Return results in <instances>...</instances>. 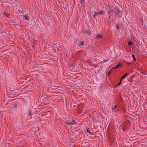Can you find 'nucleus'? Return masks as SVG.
<instances>
[{
	"instance_id": "nucleus-1",
	"label": "nucleus",
	"mask_w": 147,
	"mask_h": 147,
	"mask_svg": "<svg viewBox=\"0 0 147 147\" xmlns=\"http://www.w3.org/2000/svg\"><path fill=\"white\" fill-rule=\"evenodd\" d=\"M75 121L74 120H72L71 121H67L65 122V123L68 125H71L75 124Z\"/></svg>"
},
{
	"instance_id": "nucleus-2",
	"label": "nucleus",
	"mask_w": 147,
	"mask_h": 147,
	"mask_svg": "<svg viewBox=\"0 0 147 147\" xmlns=\"http://www.w3.org/2000/svg\"><path fill=\"white\" fill-rule=\"evenodd\" d=\"M102 36L100 34H97L96 36L95 37L96 39L101 38H102Z\"/></svg>"
},
{
	"instance_id": "nucleus-3",
	"label": "nucleus",
	"mask_w": 147,
	"mask_h": 147,
	"mask_svg": "<svg viewBox=\"0 0 147 147\" xmlns=\"http://www.w3.org/2000/svg\"><path fill=\"white\" fill-rule=\"evenodd\" d=\"M77 44L79 47H80L81 46L83 45V42L82 41H78L77 42Z\"/></svg>"
},
{
	"instance_id": "nucleus-4",
	"label": "nucleus",
	"mask_w": 147,
	"mask_h": 147,
	"mask_svg": "<svg viewBox=\"0 0 147 147\" xmlns=\"http://www.w3.org/2000/svg\"><path fill=\"white\" fill-rule=\"evenodd\" d=\"M128 75L127 74H125L124 75H123L121 79V80H122L123 79L125 78Z\"/></svg>"
},
{
	"instance_id": "nucleus-5",
	"label": "nucleus",
	"mask_w": 147,
	"mask_h": 147,
	"mask_svg": "<svg viewBox=\"0 0 147 147\" xmlns=\"http://www.w3.org/2000/svg\"><path fill=\"white\" fill-rule=\"evenodd\" d=\"M3 15H5V16H7L8 18H9V15L6 14L5 12H3Z\"/></svg>"
},
{
	"instance_id": "nucleus-6",
	"label": "nucleus",
	"mask_w": 147,
	"mask_h": 147,
	"mask_svg": "<svg viewBox=\"0 0 147 147\" xmlns=\"http://www.w3.org/2000/svg\"><path fill=\"white\" fill-rule=\"evenodd\" d=\"M24 19L26 20H29V18L27 16H24Z\"/></svg>"
},
{
	"instance_id": "nucleus-7",
	"label": "nucleus",
	"mask_w": 147,
	"mask_h": 147,
	"mask_svg": "<svg viewBox=\"0 0 147 147\" xmlns=\"http://www.w3.org/2000/svg\"><path fill=\"white\" fill-rule=\"evenodd\" d=\"M97 15H98L97 12H95L93 14V16L94 17H95Z\"/></svg>"
},
{
	"instance_id": "nucleus-8",
	"label": "nucleus",
	"mask_w": 147,
	"mask_h": 147,
	"mask_svg": "<svg viewBox=\"0 0 147 147\" xmlns=\"http://www.w3.org/2000/svg\"><path fill=\"white\" fill-rule=\"evenodd\" d=\"M120 66H121L119 64H118L116 66L114 67L112 69H116V68H117V67H118Z\"/></svg>"
},
{
	"instance_id": "nucleus-9",
	"label": "nucleus",
	"mask_w": 147,
	"mask_h": 147,
	"mask_svg": "<svg viewBox=\"0 0 147 147\" xmlns=\"http://www.w3.org/2000/svg\"><path fill=\"white\" fill-rule=\"evenodd\" d=\"M128 44L129 45H133V42H128Z\"/></svg>"
},
{
	"instance_id": "nucleus-10",
	"label": "nucleus",
	"mask_w": 147,
	"mask_h": 147,
	"mask_svg": "<svg viewBox=\"0 0 147 147\" xmlns=\"http://www.w3.org/2000/svg\"><path fill=\"white\" fill-rule=\"evenodd\" d=\"M105 13L103 10H101L100 12V14L101 15L103 13Z\"/></svg>"
},
{
	"instance_id": "nucleus-11",
	"label": "nucleus",
	"mask_w": 147,
	"mask_h": 147,
	"mask_svg": "<svg viewBox=\"0 0 147 147\" xmlns=\"http://www.w3.org/2000/svg\"><path fill=\"white\" fill-rule=\"evenodd\" d=\"M132 57L134 60V61H136V58L135 56L134 55H132Z\"/></svg>"
},
{
	"instance_id": "nucleus-12",
	"label": "nucleus",
	"mask_w": 147,
	"mask_h": 147,
	"mask_svg": "<svg viewBox=\"0 0 147 147\" xmlns=\"http://www.w3.org/2000/svg\"><path fill=\"white\" fill-rule=\"evenodd\" d=\"M85 131L86 132V133H89L90 132V131L89 132L88 131L87 129H86V131Z\"/></svg>"
},
{
	"instance_id": "nucleus-13",
	"label": "nucleus",
	"mask_w": 147,
	"mask_h": 147,
	"mask_svg": "<svg viewBox=\"0 0 147 147\" xmlns=\"http://www.w3.org/2000/svg\"><path fill=\"white\" fill-rule=\"evenodd\" d=\"M121 81H122V80H121H121H120V82L119 83V84H118V85H119L121 83Z\"/></svg>"
},
{
	"instance_id": "nucleus-14",
	"label": "nucleus",
	"mask_w": 147,
	"mask_h": 147,
	"mask_svg": "<svg viewBox=\"0 0 147 147\" xmlns=\"http://www.w3.org/2000/svg\"><path fill=\"white\" fill-rule=\"evenodd\" d=\"M97 13L98 15V14H100V13L99 12H97Z\"/></svg>"
},
{
	"instance_id": "nucleus-15",
	"label": "nucleus",
	"mask_w": 147,
	"mask_h": 147,
	"mask_svg": "<svg viewBox=\"0 0 147 147\" xmlns=\"http://www.w3.org/2000/svg\"><path fill=\"white\" fill-rule=\"evenodd\" d=\"M111 73V71H109L108 73V75H109V74L110 73Z\"/></svg>"
},
{
	"instance_id": "nucleus-16",
	"label": "nucleus",
	"mask_w": 147,
	"mask_h": 147,
	"mask_svg": "<svg viewBox=\"0 0 147 147\" xmlns=\"http://www.w3.org/2000/svg\"><path fill=\"white\" fill-rule=\"evenodd\" d=\"M111 11H109V12H108V13H111Z\"/></svg>"
},
{
	"instance_id": "nucleus-17",
	"label": "nucleus",
	"mask_w": 147,
	"mask_h": 147,
	"mask_svg": "<svg viewBox=\"0 0 147 147\" xmlns=\"http://www.w3.org/2000/svg\"><path fill=\"white\" fill-rule=\"evenodd\" d=\"M116 26H117V28H118V29H119V27H118V25H117Z\"/></svg>"
},
{
	"instance_id": "nucleus-18",
	"label": "nucleus",
	"mask_w": 147,
	"mask_h": 147,
	"mask_svg": "<svg viewBox=\"0 0 147 147\" xmlns=\"http://www.w3.org/2000/svg\"><path fill=\"white\" fill-rule=\"evenodd\" d=\"M127 64H129V63H127Z\"/></svg>"
}]
</instances>
